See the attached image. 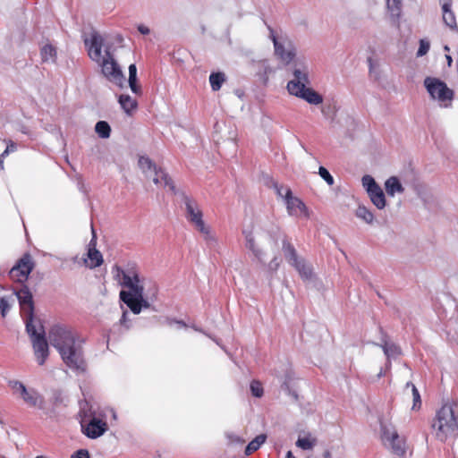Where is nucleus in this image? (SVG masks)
<instances>
[{"instance_id":"f257e3e1","label":"nucleus","mask_w":458,"mask_h":458,"mask_svg":"<svg viewBox=\"0 0 458 458\" xmlns=\"http://www.w3.org/2000/svg\"><path fill=\"white\" fill-rule=\"evenodd\" d=\"M48 339L69 369L78 372L86 370L82 347L84 339L74 328L65 324H55L48 332Z\"/></svg>"},{"instance_id":"f03ea898","label":"nucleus","mask_w":458,"mask_h":458,"mask_svg":"<svg viewBox=\"0 0 458 458\" xmlns=\"http://www.w3.org/2000/svg\"><path fill=\"white\" fill-rule=\"evenodd\" d=\"M436 437L444 442L449 437H458V417L452 405H443L436 414L432 423Z\"/></svg>"},{"instance_id":"7ed1b4c3","label":"nucleus","mask_w":458,"mask_h":458,"mask_svg":"<svg viewBox=\"0 0 458 458\" xmlns=\"http://www.w3.org/2000/svg\"><path fill=\"white\" fill-rule=\"evenodd\" d=\"M423 85L430 98L436 101L442 108H449L454 98V91L442 80L428 76L424 79Z\"/></svg>"},{"instance_id":"20e7f679","label":"nucleus","mask_w":458,"mask_h":458,"mask_svg":"<svg viewBox=\"0 0 458 458\" xmlns=\"http://www.w3.org/2000/svg\"><path fill=\"white\" fill-rule=\"evenodd\" d=\"M118 271L123 276L121 284L129 289V291L122 290L119 293L120 300L123 303L145 293V287H143L145 277H141L134 268L126 270L118 268Z\"/></svg>"},{"instance_id":"39448f33","label":"nucleus","mask_w":458,"mask_h":458,"mask_svg":"<svg viewBox=\"0 0 458 458\" xmlns=\"http://www.w3.org/2000/svg\"><path fill=\"white\" fill-rule=\"evenodd\" d=\"M26 331L31 338L38 363L42 366L49 355L48 344L46 338L44 327L43 326H40L39 331H38L34 324H28L26 325Z\"/></svg>"},{"instance_id":"423d86ee","label":"nucleus","mask_w":458,"mask_h":458,"mask_svg":"<svg viewBox=\"0 0 458 458\" xmlns=\"http://www.w3.org/2000/svg\"><path fill=\"white\" fill-rule=\"evenodd\" d=\"M381 438L384 445L391 449L397 456H403L406 453L405 439L402 438L391 424L380 423Z\"/></svg>"},{"instance_id":"0eeeda50","label":"nucleus","mask_w":458,"mask_h":458,"mask_svg":"<svg viewBox=\"0 0 458 458\" xmlns=\"http://www.w3.org/2000/svg\"><path fill=\"white\" fill-rule=\"evenodd\" d=\"M105 52L106 55L103 56V59L100 63H98L101 67V73L110 82L123 88L125 76L110 51L106 50Z\"/></svg>"},{"instance_id":"6e6552de","label":"nucleus","mask_w":458,"mask_h":458,"mask_svg":"<svg viewBox=\"0 0 458 458\" xmlns=\"http://www.w3.org/2000/svg\"><path fill=\"white\" fill-rule=\"evenodd\" d=\"M86 406L88 407V403H84L81 406V412L84 413V417L89 416L90 419L87 422L85 418L81 420V430L83 434H85L89 438L96 439L102 435H104L107 429V423L95 416V413L91 411V409H89V414L86 411Z\"/></svg>"},{"instance_id":"1a4fd4ad","label":"nucleus","mask_w":458,"mask_h":458,"mask_svg":"<svg viewBox=\"0 0 458 458\" xmlns=\"http://www.w3.org/2000/svg\"><path fill=\"white\" fill-rule=\"evenodd\" d=\"M10 386L20 394V397L30 407L43 410L45 408L44 396L34 388H27L21 381H10Z\"/></svg>"},{"instance_id":"9d476101","label":"nucleus","mask_w":458,"mask_h":458,"mask_svg":"<svg viewBox=\"0 0 458 458\" xmlns=\"http://www.w3.org/2000/svg\"><path fill=\"white\" fill-rule=\"evenodd\" d=\"M138 165L146 176H151V174H160L161 179L164 180V186L168 187L174 194L177 193L175 185L169 174L161 167H158L148 157H140Z\"/></svg>"},{"instance_id":"9b49d317","label":"nucleus","mask_w":458,"mask_h":458,"mask_svg":"<svg viewBox=\"0 0 458 458\" xmlns=\"http://www.w3.org/2000/svg\"><path fill=\"white\" fill-rule=\"evenodd\" d=\"M19 301L21 314L24 319L25 325H33L34 319V302L33 296L27 285H23L19 291L13 293V296Z\"/></svg>"},{"instance_id":"f8f14e48","label":"nucleus","mask_w":458,"mask_h":458,"mask_svg":"<svg viewBox=\"0 0 458 458\" xmlns=\"http://www.w3.org/2000/svg\"><path fill=\"white\" fill-rule=\"evenodd\" d=\"M182 200L185 205L186 209V218L187 220L192 224L196 229L205 225L203 221V214L199 208L198 202L186 195L184 192L181 193Z\"/></svg>"},{"instance_id":"ddd939ff","label":"nucleus","mask_w":458,"mask_h":458,"mask_svg":"<svg viewBox=\"0 0 458 458\" xmlns=\"http://www.w3.org/2000/svg\"><path fill=\"white\" fill-rule=\"evenodd\" d=\"M293 79L287 83V90L291 94L310 84L309 68L305 63L296 62L293 71Z\"/></svg>"},{"instance_id":"4468645a","label":"nucleus","mask_w":458,"mask_h":458,"mask_svg":"<svg viewBox=\"0 0 458 458\" xmlns=\"http://www.w3.org/2000/svg\"><path fill=\"white\" fill-rule=\"evenodd\" d=\"M269 30L271 32L270 38L273 41L276 55L284 64H289L296 56V48L293 43L292 41H288L286 46H284L277 40V38L271 28H269Z\"/></svg>"},{"instance_id":"2eb2a0df","label":"nucleus","mask_w":458,"mask_h":458,"mask_svg":"<svg viewBox=\"0 0 458 458\" xmlns=\"http://www.w3.org/2000/svg\"><path fill=\"white\" fill-rule=\"evenodd\" d=\"M85 47L88 50V55L89 58L96 62L100 63V61L103 59L102 56V47L104 45V38L97 31H93L90 34L89 38L84 39Z\"/></svg>"},{"instance_id":"dca6fc26","label":"nucleus","mask_w":458,"mask_h":458,"mask_svg":"<svg viewBox=\"0 0 458 458\" xmlns=\"http://www.w3.org/2000/svg\"><path fill=\"white\" fill-rule=\"evenodd\" d=\"M284 202L286 205L287 212L290 216H308L306 205L301 199L293 196L291 189H285Z\"/></svg>"},{"instance_id":"f3484780","label":"nucleus","mask_w":458,"mask_h":458,"mask_svg":"<svg viewBox=\"0 0 458 458\" xmlns=\"http://www.w3.org/2000/svg\"><path fill=\"white\" fill-rule=\"evenodd\" d=\"M244 240H245V247L248 249L251 254L253 255L254 259L259 262L264 263V259L266 257V251L259 246V244L256 242V238L253 233L252 228H244L242 232Z\"/></svg>"},{"instance_id":"a211bd4d","label":"nucleus","mask_w":458,"mask_h":458,"mask_svg":"<svg viewBox=\"0 0 458 458\" xmlns=\"http://www.w3.org/2000/svg\"><path fill=\"white\" fill-rule=\"evenodd\" d=\"M97 236L94 229L92 228V238L88 244L87 259H83L86 267L95 268L103 264V256L101 252L97 250Z\"/></svg>"},{"instance_id":"6ab92c4d","label":"nucleus","mask_w":458,"mask_h":458,"mask_svg":"<svg viewBox=\"0 0 458 458\" xmlns=\"http://www.w3.org/2000/svg\"><path fill=\"white\" fill-rule=\"evenodd\" d=\"M291 95L300 98L310 105H320L323 103V97L310 87H302L301 89L291 93Z\"/></svg>"},{"instance_id":"aec40b11","label":"nucleus","mask_w":458,"mask_h":458,"mask_svg":"<svg viewBox=\"0 0 458 458\" xmlns=\"http://www.w3.org/2000/svg\"><path fill=\"white\" fill-rule=\"evenodd\" d=\"M443 21L452 30L458 31L454 13L451 10L452 0H442Z\"/></svg>"},{"instance_id":"412c9836","label":"nucleus","mask_w":458,"mask_h":458,"mask_svg":"<svg viewBox=\"0 0 458 458\" xmlns=\"http://www.w3.org/2000/svg\"><path fill=\"white\" fill-rule=\"evenodd\" d=\"M375 344L380 346L383 349L384 353L387 359L388 367L391 366L390 359H395L402 354L401 348L394 343H389L387 341L386 335H385L382 336V343Z\"/></svg>"},{"instance_id":"4be33fe9","label":"nucleus","mask_w":458,"mask_h":458,"mask_svg":"<svg viewBox=\"0 0 458 458\" xmlns=\"http://www.w3.org/2000/svg\"><path fill=\"white\" fill-rule=\"evenodd\" d=\"M282 251L285 259L291 266L301 259L297 254L296 249L285 234H284L282 238Z\"/></svg>"},{"instance_id":"5701e85b","label":"nucleus","mask_w":458,"mask_h":458,"mask_svg":"<svg viewBox=\"0 0 458 458\" xmlns=\"http://www.w3.org/2000/svg\"><path fill=\"white\" fill-rule=\"evenodd\" d=\"M34 267L35 264L34 261L32 260L31 255L30 253H25L11 268L10 274L17 273V270L19 268L21 271H24L27 274V276H30Z\"/></svg>"},{"instance_id":"b1692460","label":"nucleus","mask_w":458,"mask_h":458,"mask_svg":"<svg viewBox=\"0 0 458 458\" xmlns=\"http://www.w3.org/2000/svg\"><path fill=\"white\" fill-rule=\"evenodd\" d=\"M150 298L145 296V293L138 297L133 298L131 301L125 302L124 304L131 310L133 314H140L142 308L148 309L150 307Z\"/></svg>"},{"instance_id":"393cba45","label":"nucleus","mask_w":458,"mask_h":458,"mask_svg":"<svg viewBox=\"0 0 458 458\" xmlns=\"http://www.w3.org/2000/svg\"><path fill=\"white\" fill-rule=\"evenodd\" d=\"M386 2L391 21L397 24L402 16L403 0H386Z\"/></svg>"},{"instance_id":"a878e982","label":"nucleus","mask_w":458,"mask_h":458,"mask_svg":"<svg viewBox=\"0 0 458 458\" xmlns=\"http://www.w3.org/2000/svg\"><path fill=\"white\" fill-rule=\"evenodd\" d=\"M203 236V240L208 248L211 250L216 249L218 245L217 239L214 233H212L209 226L204 225L202 227L197 229Z\"/></svg>"},{"instance_id":"bb28decb","label":"nucleus","mask_w":458,"mask_h":458,"mask_svg":"<svg viewBox=\"0 0 458 458\" xmlns=\"http://www.w3.org/2000/svg\"><path fill=\"white\" fill-rule=\"evenodd\" d=\"M118 103L127 114H131L138 107L137 100L127 94L119 95Z\"/></svg>"},{"instance_id":"cd10ccee","label":"nucleus","mask_w":458,"mask_h":458,"mask_svg":"<svg viewBox=\"0 0 458 458\" xmlns=\"http://www.w3.org/2000/svg\"><path fill=\"white\" fill-rule=\"evenodd\" d=\"M128 83H129V86H130L131 91L134 94L140 95L142 93L141 87L138 84L137 67L134 64H131L129 66Z\"/></svg>"},{"instance_id":"c85d7f7f","label":"nucleus","mask_w":458,"mask_h":458,"mask_svg":"<svg viewBox=\"0 0 458 458\" xmlns=\"http://www.w3.org/2000/svg\"><path fill=\"white\" fill-rule=\"evenodd\" d=\"M386 191L388 195L394 196L396 192L403 193L404 188L402 186L399 179L395 176H392L386 181L385 183Z\"/></svg>"},{"instance_id":"c756f323","label":"nucleus","mask_w":458,"mask_h":458,"mask_svg":"<svg viewBox=\"0 0 458 458\" xmlns=\"http://www.w3.org/2000/svg\"><path fill=\"white\" fill-rule=\"evenodd\" d=\"M372 203L378 208L382 209L386 207V197L383 190L378 186L377 189L368 193Z\"/></svg>"},{"instance_id":"7c9ffc66","label":"nucleus","mask_w":458,"mask_h":458,"mask_svg":"<svg viewBox=\"0 0 458 458\" xmlns=\"http://www.w3.org/2000/svg\"><path fill=\"white\" fill-rule=\"evenodd\" d=\"M143 287H145V296L150 298L151 301H156L158 293V286L157 283L150 278L145 277Z\"/></svg>"},{"instance_id":"2f4dec72","label":"nucleus","mask_w":458,"mask_h":458,"mask_svg":"<svg viewBox=\"0 0 458 458\" xmlns=\"http://www.w3.org/2000/svg\"><path fill=\"white\" fill-rule=\"evenodd\" d=\"M41 60L44 63H55L56 59V49L52 45H45L40 50Z\"/></svg>"},{"instance_id":"473e14b6","label":"nucleus","mask_w":458,"mask_h":458,"mask_svg":"<svg viewBox=\"0 0 458 458\" xmlns=\"http://www.w3.org/2000/svg\"><path fill=\"white\" fill-rule=\"evenodd\" d=\"M225 74L222 72H211L209 75V83L213 91H217L221 89L223 83L225 81Z\"/></svg>"},{"instance_id":"72a5a7b5","label":"nucleus","mask_w":458,"mask_h":458,"mask_svg":"<svg viewBox=\"0 0 458 458\" xmlns=\"http://www.w3.org/2000/svg\"><path fill=\"white\" fill-rule=\"evenodd\" d=\"M293 267L302 278L310 279L312 276V270L309 265L306 264L303 259H300L296 263L293 264Z\"/></svg>"},{"instance_id":"f704fd0d","label":"nucleus","mask_w":458,"mask_h":458,"mask_svg":"<svg viewBox=\"0 0 458 458\" xmlns=\"http://www.w3.org/2000/svg\"><path fill=\"white\" fill-rule=\"evenodd\" d=\"M267 437L263 434L257 436L251 440L245 448V454L250 455L257 451L260 445L266 441Z\"/></svg>"},{"instance_id":"c9c22d12","label":"nucleus","mask_w":458,"mask_h":458,"mask_svg":"<svg viewBox=\"0 0 458 458\" xmlns=\"http://www.w3.org/2000/svg\"><path fill=\"white\" fill-rule=\"evenodd\" d=\"M355 216L367 224H372L374 220V215L365 206H359L355 211Z\"/></svg>"},{"instance_id":"e433bc0d","label":"nucleus","mask_w":458,"mask_h":458,"mask_svg":"<svg viewBox=\"0 0 458 458\" xmlns=\"http://www.w3.org/2000/svg\"><path fill=\"white\" fill-rule=\"evenodd\" d=\"M14 301L13 293L9 295H0V312L2 317H5L9 310L11 309V304Z\"/></svg>"},{"instance_id":"4c0bfd02","label":"nucleus","mask_w":458,"mask_h":458,"mask_svg":"<svg viewBox=\"0 0 458 458\" xmlns=\"http://www.w3.org/2000/svg\"><path fill=\"white\" fill-rule=\"evenodd\" d=\"M95 131L102 139H107L111 133V127L106 121H98L95 125Z\"/></svg>"},{"instance_id":"58836bf2","label":"nucleus","mask_w":458,"mask_h":458,"mask_svg":"<svg viewBox=\"0 0 458 458\" xmlns=\"http://www.w3.org/2000/svg\"><path fill=\"white\" fill-rule=\"evenodd\" d=\"M293 379V374L292 371H287L284 375V378L282 382L281 387L288 394L293 395L297 399V394L291 388V381Z\"/></svg>"},{"instance_id":"ea45409f","label":"nucleus","mask_w":458,"mask_h":458,"mask_svg":"<svg viewBox=\"0 0 458 458\" xmlns=\"http://www.w3.org/2000/svg\"><path fill=\"white\" fill-rule=\"evenodd\" d=\"M316 444V439L310 437H299L296 445L302 450H310Z\"/></svg>"},{"instance_id":"a19ab883","label":"nucleus","mask_w":458,"mask_h":458,"mask_svg":"<svg viewBox=\"0 0 458 458\" xmlns=\"http://www.w3.org/2000/svg\"><path fill=\"white\" fill-rule=\"evenodd\" d=\"M362 185L366 189L367 192H370L371 191L377 189L379 185L376 182L375 179L370 175H364L361 179Z\"/></svg>"},{"instance_id":"79ce46f5","label":"nucleus","mask_w":458,"mask_h":458,"mask_svg":"<svg viewBox=\"0 0 458 458\" xmlns=\"http://www.w3.org/2000/svg\"><path fill=\"white\" fill-rule=\"evenodd\" d=\"M367 63L369 65V75L373 77L375 80H378L380 78L379 71L377 70V63L371 56L368 57Z\"/></svg>"},{"instance_id":"37998d69","label":"nucleus","mask_w":458,"mask_h":458,"mask_svg":"<svg viewBox=\"0 0 458 458\" xmlns=\"http://www.w3.org/2000/svg\"><path fill=\"white\" fill-rule=\"evenodd\" d=\"M411 395H412L411 410L418 411L421 407V398H420L419 390L417 389V387L415 386H412Z\"/></svg>"},{"instance_id":"c03bdc74","label":"nucleus","mask_w":458,"mask_h":458,"mask_svg":"<svg viewBox=\"0 0 458 458\" xmlns=\"http://www.w3.org/2000/svg\"><path fill=\"white\" fill-rule=\"evenodd\" d=\"M250 392L253 396L258 398H260L264 393L261 384L257 380H253L250 383Z\"/></svg>"},{"instance_id":"a18cd8bd","label":"nucleus","mask_w":458,"mask_h":458,"mask_svg":"<svg viewBox=\"0 0 458 458\" xmlns=\"http://www.w3.org/2000/svg\"><path fill=\"white\" fill-rule=\"evenodd\" d=\"M318 174L321 176L322 179H324L328 185L334 184V177L331 175V174L328 172L327 168L324 166H319L318 168Z\"/></svg>"},{"instance_id":"49530a36","label":"nucleus","mask_w":458,"mask_h":458,"mask_svg":"<svg viewBox=\"0 0 458 458\" xmlns=\"http://www.w3.org/2000/svg\"><path fill=\"white\" fill-rule=\"evenodd\" d=\"M9 276L12 280L19 282V283H24L28 280L29 276L24 271H21L19 268L17 270V273L15 274H10Z\"/></svg>"},{"instance_id":"de8ad7c7","label":"nucleus","mask_w":458,"mask_h":458,"mask_svg":"<svg viewBox=\"0 0 458 458\" xmlns=\"http://www.w3.org/2000/svg\"><path fill=\"white\" fill-rule=\"evenodd\" d=\"M321 113L326 118H328L331 115V119L334 120L336 115V108L335 106H324L321 108Z\"/></svg>"},{"instance_id":"09e8293b","label":"nucleus","mask_w":458,"mask_h":458,"mask_svg":"<svg viewBox=\"0 0 458 458\" xmlns=\"http://www.w3.org/2000/svg\"><path fill=\"white\" fill-rule=\"evenodd\" d=\"M429 47H430L429 42L426 41L424 39H421L420 41V47L417 51V56L420 57V56L425 55L428 52Z\"/></svg>"},{"instance_id":"8fccbe9b","label":"nucleus","mask_w":458,"mask_h":458,"mask_svg":"<svg viewBox=\"0 0 458 458\" xmlns=\"http://www.w3.org/2000/svg\"><path fill=\"white\" fill-rule=\"evenodd\" d=\"M119 323L121 326L124 327L126 329H129L131 327V324L129 323V320H128V310H123V315L119 320Z\"/></svg>"},{"instance_id":"3c124183","label":"nucleus","mask_w":458,"mask_h":458,"mask_svg":"<svg viewBox=\"0 0 458 458\" xmlns=\"http://www.w3.org/2000/svg\"><path fill=\"white\" fill-rule=\"evenodd\" d=\"M273 186H274V189L276 190V194L284 199L285 189H288V188L284 187L283 185L279 184L276 182H275L273 183Z\"/></svg>"},{"instance_id":"603ef678","label":"nucleus","mask_w":458,"mask_h":458,"mask_svg":"<svg viewBox=\"0 0 458 458\" xmlns=\"http://www.w3.org/2000/svg\"><path fill=\"white\" fill-rule=\"evenodd\" d=\"M71 458H89V453L87 449H80L72 454Z\"/></svg>"},{"instance_id":"864d4df0","label":"nucleus","mask_w":458,"mask_h":458,"mask_svg":"<svg viewBox=\"0 0 458 458\" xmlns=\"http://www.w3.org/2000/svg\"><path fill=\"white\" fill-rule=\"evenodd\" d=\"M17 149V146L13 141H10L9 144L6 146V148L2 153V157L8 156L11 152H14Z\"/></svg>"},{"instance_id":"5fc2aeb1","label":"nucleus","mask_w":458,"mask_h":458,"mask_svg":"<svg viewBox=\"0 0 458 458\" xmlns=\"http://www.w3.org/2000/svg\"><path fill=\"white\" fill-rule=\"evenodd\" d=\"M268 235L275 241L276 242L279 237H280V234H281V231H280V228L276 227L275 229H272V230H269L268 232Z\"/></svg>"},{"instance_id":"6e6d98bb","label":"nucleus","mask_w":458,"mask_h":458,"mask_svg":"<svg viewBox=\"0 0 458 458\" xmlns=\"http://www.w3.org/2000/svg\"><path fill=\"white\" fill-rule=\"evenodd\" d=\"M280 266V262L277 257H275L268 264V268L271 271H276Z\"/></svg>"},{"instance_id":"4d7b16f0","label":"nucleus","mask_w":458,"mask_h":458,"mask_svg":"<svg viewBox=\"0 0 458 458\" xmlns=\"http://www.w3.org/2000/svg\"><path fill=\"white\" fill-rule=\"evenodd\" d=\"M226 437L231 442H235V443H243L244 442V440L241 439L240 437H238L233 433L226 434Z\"/></svg>"},{"instance_id":"13d9d810","label":"nucleus","mask_w":458,"mask_h":458,"mask_svg":"<svg viewBox=\"0 0 458 458\" xmlns=\"http://www.w3.org/2000/svg\"><path fill=\"white\" fill-rule=\"evenodd\" d=\"M138 30H139V32H140V33H141L142 35H148V34H149V32H150V30H149L147 26H145V25H143V24H140V25L138 26Z\"/></svg>"},{"instance_id":"bf43d9fd","label":"nucleus","mask_w":458,"mask_h":458,"mask_svg":"<svg viewBox=\"0 0 458 458\" xmlns=\"http://www.w3.org/2000/svg\"><path fill=\"white\" fill-rule=\"evenodd\" d=\"M310 458H332L331 452L329 450H325L320 457L318 456H312Z\"/></svg>"},{"instance_id":"052dcab7","label":"nucleus","mask_w":458,"mask_h":458,"mask_svg":"<svg viewBox=\"0 0 458 458\" xmlns=\"http://www.w3.org/2000/svg\"><path fill=\"white\" fill-rule=\"evenodd\" d=\"M154 176H153V182L155 184H158V183H163L164 184V180L161 179V175L158 174V175H156L155 174H152Z\"/></svg>"},{"instance_id":"680f3d73","label":"nucleus","mask_w":458,"mask_h":458,"mask_svg":"<svg viewBox=\"0 0 458 458\" xmlns=\"http://www.w3.org/2000/svg\"><path fill=\"white\" fill-rule=\"evenodd\" d=\"M445 58H446L448 66H451V64L453 63L452 57L450 55H445Z\"/></svg>"},{"instance_id":"e2e57ef3","label":"nucleus","mask_w":458,"mask_h":458,"mask_svg":"<svg viewBox=\"0 0 458 458\" xmlns=\"http://www.w3.org/2000/svg\"><path fill=\"white\" fill-rule=\"evenodd\" d=\"M4 157H2V154L0 155V170L4 169Z\"/></svg>"},{"instance_id":"0e129e2a","label":"nucleus","mask_w":458,"mask_h":458,"mask_svg":"<svg viewBox=\"0 0 458 458\" xmlns=\"http://www.w3.org/2000/svg\"><path fill=\"white\" fill-rule=\"evenodd\" d=\"M285 458H295V457L293 455V453L291 451H288Z\"/></svg>"},{"instance_id":"69168bd1","label":"nucleus","mask_w":458,"mask_h":458,"mask_svg":"<svg viewBox=\"0 0 458 458\" xmlns=\"http://www.w3.org/2000/svg\"><path fill=\"white\" fill-rule=\"evenodd\" d=\"M176 323H177L180 327H186V324H185L183 321L178 320V321H176Z\"/></svg>"},{"instance_id":"338daca9","label":"nucleus","mask_w":458,"mask_h":458,"mask_svg":"<svg viewBox=\"0 0 458 458\" xmlns=\"http://www.w3.org/2000/svg\"><path fill=\"white\" fill-rule=\"evenodd\" d=\"M412 386H415L414 384H412L411 382H407L406 385H405V387L406 388H409L411 387V390L412 389Z\"/></svg>"},{"instance_id":"774afa93","label":"nucleus","mask_w":458,"mask_h":458,"mask_svg":"<svg viewBox=\"0 0 458 458\" xmlns=\"http://www.w3.org/2000/svg\"><path fill=\"white\" fill-rule=\"evenodd\" d=\"M36 458H47V457L44 455H38Z\"/></svg>"}]
</instances>
